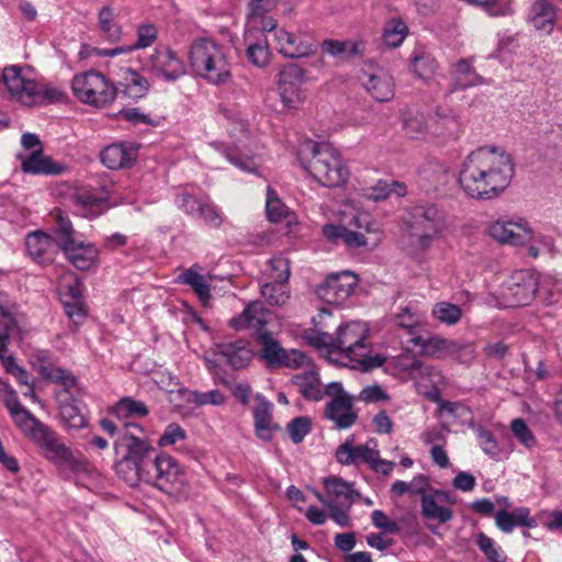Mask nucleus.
Listing matches in <instances>:
<instances>
[{
    "label": "nucleus",
    "instance_id": "680f3d73",
    "mask_svg": "<svg viewBox=\"0 0 562 562\" xmlns=\"http://www.w3.org/2000/svg\"><path fill=\"white\" fill-rule=\"evenodd\" d=\"M419 177L429 183V187L437 188L447 181V170L443 166L429 162L419 171Z\"/></svg>",
    "mask_w": 562,
    "mask_h": 562
},
{
    "label": "nucleus",
    "instance_id": "4be33fe9",
    "mask_svg": "<svg viewBox=\"0 0 562 562\" xmlns=\"http://www.w3.org/2000/svg\"><path fill=\"white\" fill-rule=\"evenodd\" d=\"M271 318L272 313L267 310L262 303L251 302L238 316L229 321V325L236 330H252L256 338L260 331H268L266 325Z\"/></svg>",
    "mask_w": 562,
    "mask_h": 562
},
{
    "label": "nucleus",
    "instance_id": "0e129e2a",
    "mask_svg": "<svg viewBox=\"0 0 562 562\" xmlns=\"http://www.w3.org/2000/svg\"><path fill=\"white\" fill-rule=\"evenodd\" d=\"M322 49L333 57L342 56L349 47V55L355 56L359 54V45L357 43H348L336 40H324L321 44Z\"/></svg>",
    "mask_w": 562,
    "mask_h": 562
},
{
    "label": "nucleus",
    "instance_id": "473e14b6",
    "mask_svg": "<svg viewBox=\"0 0 562 562\" xmlns=\"http://www.w3.org/2000/svg\"><path fill=\"white\" fill-rule=\"evenodd\" d=\"M278 0H249L246 26L271 32L277 23L267 13L277 7Z\"/></svg>",
    "mask_w": 562,
    "mask_h": 562
},
{
    "label": "nucleus",
    "instance_id": "f704fd0d",
    "mask_svg": "<svg viewBox=\"0 0 562 562\" xmlns=\"http://www.w3.org/2000/svg\"><path fill=\"white\" fill-rule=\"evenodd\" d=\"M0 391L2 392V401L9 411L14 424L20 430L27 427L35 416L27 411L19 401L16 392L5 382L0 383Z\"/></svg>",
    "mask_w": 562,
    "mask_h": 562
},
{
    "label": "nucleus",
    "instance_id": "6ab92c4d",
    "mask_svg": "<svg viewBox=\"0 0 562 562\" xmlns=\"http://www.w3.org/2000/svg\"><path fill=\"white\" fill-rule=\"evenodd\" d=\"M413 341L420 346L426 356L440 358L445 356H458L463 352L469 359L474 357V347L472 344H460L456 340L440 336H431L427 339L416 337Z\"/></svg>",
    "mask_w": 562,
    "mask_h": 562
},
{
    "label": "nucleus",
    "instance_id": "423d86ee",
    "mask_svg": "<svg viewBox=\"0 0 562 562\" xmlns=\"http://www.w3.org/2000/svg\"><path fill=\"white\" fill-rule=\"evenodd\" d=\"M21 431L41 449L47 460L56 465L66 468L77 475L93 473L92 465L85 458L75 457L72 451L60 441L59 436L38 418L35 417Z\"/></svg>",
    "mask_w": 562,
    "mask_h": 562
},
{
    "label": "nucleus",
    "instance_id": "39448f33",
    "mask_svg": "<svg viewBox=\"0 0 562 562\" xmlns=\"http://www.w3.org/2000/svg\"><path fill=\"white\" fill-rule=\"evenodd\" d=\"M299 160L301 167L324 187H339L349 176L340 153L329 143H304L299 149Z\"/></svg>",
    "mask_w": 562,
    "mask_h": 562
},
{
    "label": "nucleus",
    "instance_id": "dca6fc26",
    "mask_svg": "<svg viewBox=\"0 0 562 562\" xmlns=\"http://www.w3.org/2000/svg\"><path fill=\"white\" fill-rule=\"evenodd\" d=\"M269 33L273 36V46L277 52L286 58L299 59L313 56L316 53V42L308 32L289 31L278 27L276 23L274 29Z\"/></svg>",
    "mask_w": 562,
    "mask_h": 562
},
{
    "label": "nucleus",
    "instance_id": "bf43d9fd",
    "mask_svg": "<svg viewBox=\"0 0 562 562\" xmlns=\"http://www.w3.org/2000/svg\"><path fill=\"white\" fill-rule=\"evenodd\" d=\"M513 436L526 449H532L537 445V439L522 418H514L509 425Z\"/></svg>",
    "mask_w": 562,
    "mask_h": 562
},
{
    "label": "nucleus",
    "instance_id": "8fccbe9b",
    "mask_svg": "<svg viewBox=\"0 0 562 562\" xmlns=\"http://www.w3.org/2000/svg\"><path fill=\"white\" fill-rule=\"evenodd\" d=\"M261 294L271 305L282 306L290 297L286 282L265 281L261 285Z\"/></svg>",
    "mask_w": 562,
    "mask_h": 562
},
{
    "label": "nucleus",
    "instance_id": "2eb2a0df",
    "mask_svg": "<svg viewBox=\"0 0 562 562\" xmlns=\"http://www.w3.org/2000/svg\"><path fill=\"white\" fill-rule=\"evenodd\" d=\"M0 86H4L13 100L27 106L34 105L38 97V83L32 77L31 69L26 67H4L0 76Z\"/></svg>",
    "mask_w": 562,
    "mask_h": 562
},
{
    "label": "nucleus",
    "instance_id": "c85d7f7f",
    "mask_svg": "<svg viewBox=\"0 0 562 562\" xmlns=\"http://www.w3.org/2000/svg\"><path fill=\"white\" fill-rule=\"evenodd\" d=\"M268 31L255 30L246 26L244 40L247 45V57L257 67H265L270 59L268 40L265 36Z\"/></svg>",
    "mask_w": 562,
    "mask_h": 562
},
{
    "label": "nucleus",
    "instance_id": "338daca9",
    "mask_svg": "<svg viewBox=\"0 0 562 562\" xmlns=\"http://www.w3.org/2000/svg\"><path fill=\"white\" fill-rule=\"evenodd\" d=\"M475 434L480 447L486 454L491 457H497L499 454L501 449L498 442L490 430H487L483 426H477L475 428Z\"/></svg>",
    "mask_w": 562,
    "mask_h": 562
},
{
    "label": "nucleus",
    "instance_id": "ea45409f",
    "mask_svg": "<svg viewBox=\"0 0 562 562\" xmlns=\"http://www.w3.org/2000/svg\"><path fill=\"white\" fill-rule=\"evenodd\" d=\"M218 353L224 357L234 369L245 368L252 359V350L245 340H236L218 346Z\"/></svg>",
    "mask_w": 562,
    "mask_h": 562
},
{
    "label": "nucleus",
    "instance_id": "e2e57ef3",
    "mask_svg": "<svg viewBox=\"0 0 562 562\" xmlns=\"http://www.w3.org/2000/svg\"><path fill=\"white\" fill-rule=\"evenodd\" d=\"M196 218L202 220L203 223L210 227L217 228L223 223V214L221 210L212 202L210 196L200 209Z\"/></svg>",
    "mask_w": 562,
    "mask_h": 562
},
{
    "label": "nucleus",
    "instance_id": "0eeeda50",
    "mask_svg": "<svg viewBox=\"0 0 562 562\" xmlns=\"http://www.w3.org/2000/svg\"><path fill=\"white\" fill-rule=\"evenodd\" d=\"M188 57L194 74L210 85H224L232 77V64L227 52L214 40L193 41Z\"/></svg>",
    "mask_w": 562,
    "mask_h": 562
},
{
    "label": "nucleus",
    "instance_id": "4468645a",
    "mask_svg": "<svg viewBox=\"0 0 562 562\" xmlns=\"http://www.w3.org/2000/svg\"><path fill=\"white\" fill-rule=\"evenodd\" d=\"M325 393L331 396V400L325 406V418L330 420L339 430L352 427L358 419V413L353 407V397L344 391L339 382L327 384Z\"/></svg>",
    "mask_w": 562,
    "mask_h": 562
},
{
    "label": "nucleus",
    "instance_id": "de8ad7c7",
    "mask_svg": "<svg viewBox=\"0 0 562 562\" xmlns=\"http://www.w3.org/2000/svg\"><path fill=\"white\" fill-rule=\"evenodd\" d=\"M74 201L82 216L97 217L103 210V199L86 191L77 193Z\"/></svg>",
    "mask_w": 562,
    "mask_h": 562
},
{
    "label": "nucleus",
    "instance_id": "3c124183",
    "mask_svg": "<svg viewBox=\"0 0 562 562\" xmlns=\"http://www.w3.org/2000/svg\"><path fill=\"white\" fill-rule=\"evenodd\" d=\"M431 315L438 322L448 326H453L460 322L462 311L458 305L442 301L434 305Z\"/></svg>",
    "mask_w": 562,
    "mask_h": 562
},
{
    "label": "nucleus",
    "instance_id": "412c9836",
    "mask_svg": "<svg viewBox=\"0 0 562 562\" xmlns=\"http://www.w3.org/2000/svg\"><path fill=\"white\" fill-rule=\"evenodd\" d=\"M451 82L448 93L457 90L491 85L492 79L479 75L473 67V58H461L450 66Z\"/></svg>",
    "mask_w": 562,
    "mask_h": 562
},
{
    "label": "nucleus",
    "instance_id": "a878e982",
    "mask_svg": "<svg viewBox=\"0 0 562 562\" xmlns=\"http://www.w3.org/2000/svg\"><path fill=\"white\" fill-rule=\"evenodd\" d=\"M453 504L454 501L450 496L439 490H436L430 495H424L420 499V512L423 517L428 521H437L442 525L450 521L453 518V512L451 508L441 506L438 499Z\"/></svg>",
    "mask_w": 562,
    "mask_h": 562
},
{
    "label": "nucleus",
    "instance_id": "393cba45",
    "mask_svg": "<svg viewBox=\"0 0 562 562\" xmlns=\"http://www.w3.org/2000/svg\"><path fill=\"white\" fill-rule=\"evenodd\" d=\"M304 371L292 376V383L300 394L308 401H321L325 393L314 363L308 357V364L301 367Z\"/></svg>",
    "mask_w": 562,
    "mask_h": 562
},
{
    "label": "nucleus",
    "instance_id": "72a5a7b5",
    "mask_svg": "<svg viewBox=\"0 0 562 562\" xmlns=\"http://www.w3.org/2000/svg\"><path fill=\"white\" fill-rule=\"evenodd\" d=\"M158 37V30L154 24H142L137 27L136 41L133 45L115 47L111 49H99L98 55L114 57L121 54H128L133 50L150 47Z\"/></svg>",
    "mask_w": 562,
    "mask_h": 562
},
{
    "label": "nucleus",
    "instance_id": "c9c22d12",
    "mask_svg": "<svg viewBox=\"0 0 562 562\" xmlns=\"http://www.w3.org/2000/svg\"><path fill=\"white\" fill-rule=\"evenodd\" d=\"M325 491L329 499L337 505L352 507L360 494L352 488V484L340 477L330 476L324 479Z\"/></svg>",
    "mask_w": 562,
    "mask_h": 562
},
{
    "label": "nucleus",
    "instance_id": "cd10ccee",
    "mask_svg": "<svg viewBox=\"0 0 562 562\" xmlns=\"http://www.w3.org/2000/svg\"><path fill=\"white\" fill-rule=\"evenodd\" d=\"M362 83L366 90L378 102H387L394 97V81L384 69H376L371 74H363Z\"/></svg>",
    "mask_w": 562,
    "mask_h": 562
},
{
    "label": "nucleus",
    "instance_id": "f8f14e48",
    "mask_svg": "<svg viewBox=\"0 0 562 562\" xmlns=\"http://www.w3.org/2000/svg\"><path fill=\"white\" fill-rule=\"evenodd\" d=\"M258 355L270 369H300L308 364V357L297 349H284L270 331H260L255 338Z\"/></svg>",
    "mask_w": 562,
    "mask_h": 562
},
{
    "label": "nucleus",
    "instance_id": "13d9d810",
    "mask_svg": "<svg viewBox=\"0 0 562 562\" xmlns=\"http://www.w3.org/2000/svg\"><path fill=\"white\" fill-rule=\"evenodd\" d=\"M469 4L479 5L492 16H503L513 13L512 0H464Z\"/></svg>",
    "mask_w": 562,
    "mask_h": 562
},
{
    "label": "nucleus",
    "instance_id": "a19ab883",
    "mask_svg": "<svg viewBox=\"0 0 562 562\" xmlns=\"http://www.w3.org/2000/svg\"><path fill=\"white\" fill-rule=\"evenodd\" d=\"M180 281L192 288L203 305H207L211 300V282L207 276L200 274L194 267L184 270Z\"/></svg>",
    "mask_w": 562,
    "mask_h": 562
},
{
    "label": "nucleus",
    "instance_id": "a18cd8bd",
    "mask_svg": "<svg viewBox=\"0 0 562 562\" xmlns=\"http://www.w3.org/2000/svg\"><path fill=\"white\" fill-rule=\"evenodd\" d=\"M112 413L119 419H127L130 417H144L148 414L146 404L132 397L121 398L112 408Z\"/></svg>",
    "mask_w": 562,
    "mask_h": 562
},
{
    "label": "nucleus",
    "instance_id": "09e8293b",
    "mask_svg": "<svg viewBox=\"0 0 562 562\" xmlns=\"http://www.w3.org/2000/svg\"><path fill=\"white\" fill-rule=\"evenodd\" d=\"M207 196L202 192L195 193L184 190L177 195L176 204L186 214L196 217Z\"/></svg>",
    "mask_w": 562,
    "mask_h": 562
},
{
    "label": "nucleus",
    "instance_id": "49530a36",
    "mask_svg": "<svg viewBox=\"0 0 562 562\" xmlns=\"http://www.w3.org/2000/svg\"><path fill=\"white\" fill-rule=\"evenodd\" d=\"M41 375L45 380L60 384L63 390L59 392H70L77 383V378L70 371L56 366H43Z\"/></svg>",
    "mask_w": 562,
    "mask_h": 562
},
{
    "label": "nucleus",
    "instance_id": "9d476101",
    "mask_svg": "<svg viewBox=\"0 0 562 562\" xmlns=\"http://www.w3.org/2000/svg\"><path fill=\"white\" fill-rule=\"evenodd\" d=\"M74 95L82 103L103 108L112 103L117 88L100 71L88 70L76 75L71 80Z\"/></svg>",
    "mask_w": 562,
    "mask_h": 562
},
{
    "label": "nucleus",
    "instance_id": "6e6d98bb",
    "mask_svg": "<svg viewBox=\"0 0 562 562\" xmlns=\"http://www.w3.org/2000/svg\"><path fill=\"white\" fill-rule=\"evenodd\" d=\"M290 263L283 256H276L269 260L265 274L266 281L288 282L290 278Z\"/></svg>",
    "mask_w": 562,
    "mask_h": 562
},
{
    "label": "nucleus",
    "instance_id": "f3484780",
    "mask_svg": "<svg viewBox=\"0 0 562 562\" xmlns=\"http://www.w3.org/2000/svg\"><path fill=\"white\" fill-rule=\"evenodd\" d=\"M490 236L501 244L522 246L533 238L529 223L521 218H499L488 225Z\"/></svg>",
    "mask_w": 562,
    "mask_h": 562
},
{
    "label": "nucleus",
    "instance_id": "b1692460",
    "mask_svg": "<svg viewBox=\"0 0 562 562\" xmlns=\"http://www.w3.org/2000/svg\"><path fill=\"white\" fill-rule=\"evenodd\" d=\"M61 423L68 430H80L88 425V418L80 407V403L74 398L70 392L56 394Z\"/></svg>",
    "mask_w": 562,
    "mask_h": 562
},
{
    "label": "nucleus",
    "instance_id": "c03bdc74",
    "mask_svg": "<svg viewBox=\"0 0 562 562\" xmlns=\"http://www.w3.org/2000/svg\"><path fill=\"white\" fill-rule=\"evenodd\" d=\"M412 68L419 78L426 80L436 74L438 64L429 52L416 50L412 56Z\"/></svg>",
    "mask_w": 562,
    "mask_h": 562
},
{
    "label": "nucleus",
    "instance_id": "e433bc0d",
    "mask_svg": "<svg viewBox=\"0 0 562 562\" xmlns=\"http://www.w3.org/2000/svg\"><path fill=\"white\" fill-rule=\"evenodd\" d=\"M68 260L79 270H89L95 262L98 250L92 244L77 240L61 248Z\"/></svg>",
    "mask_w": 562,
    "mask_h": 562
},
{
    "label": "nucleus",
    "instance_id": "37998d69",
    "mask_svg": "<svg viewBox=\"0 0 562 562\" xmlns=\"http://www.w3.org/2000/svg\"><path fill=\"white\" fill-rule=\"evenodd\" d=\"M52 215L55 220L54 233L59 248H64L79 240L78 234L74 229L68 216L64 215L59 209L54 210Z\"/></svg>",
    "mask_w": 562,
    "mask_h": 562
},
{
    "label": "nucleus",
    "instance_id": "1a4fd4ad",
    "mask_svg": "<svg viewBox=\"0 0 562 562\" xmlns=\"http://www.w3.org/2000/svg\"><path fill=\"white\" fill-rule=\"evenodd\" d=\"M544 285L546 281H540L531 270L515 271L501 288L498 303L504 308L519 307L528 305L538 295L543 303L551 304L552 294L546 291L543 295Z\"/></svg>",
    "mask_w": 562,
    "mask_h": 562
},
{
    "label": "nucleus",
    "instance_id": "69168bd1",
    "mask_svg": "<svg viewBox=\"0 0 562 562\" xmlns=\"http://www.w3.org/2000/svg\"><path fill=\"white\" fill-rule=\"evenodd\" d=\"M188 401L196 406L204 405H222L225 402V396L220 390H211L207 392H189Z\"/></svg>",
    "mask_w": 562,
    "mask_h": 562
},
{
    "label": "nucleus",
    "instance_id": "c756f323",
    "mask_svg": "<svg viewBox=\"0 0 562 562\" xmlns=\"http://www.w3.org/2000/svg\"><path fill=\"white\" fill-rule=\"evenodd\" d=\"M495 525L504 533H510L515 527L536 528L538 522L528 507H518L513 512L498 509L494 514Z\"/></svg>",
    "mask_w": 562,
    "mask_h": 562
},
{
    "label": "nucleus",
    "instance_id": "a211bd4d",
    "mask_svg": "<svg viewBox=\"0 0 562 562\" xmlns=\"http://www.w3.org/2000/svg\"><path fill=\"white\" fill-rule=\"evenodd\" d=\"M358 284L356 274L345 271L329 276L316 290L317 296L326 304L342 305Z\"/></svg>",
    "mask_w": 562,
    "mask_h": 562
},
{
    "label": "nucleus",
    "instance_id": "864d4df0",
    "mask_svg": "<svg viewBox=\"0 0 562 562\" xmlns=\"http://www.w3.org/2000/svg\"><path fill=\"white\" fill-rule=\"evenodd\" d=\"M476 546L485 555L487 562H506L507 555L499 546L488 536L479 532L476 536Z\"/></svg>",
    "mask_w": 562,
    "mask_h": 562
},
{
    "label": "nucleus",
    "instance_id": "ddd939ff",
    "mask_svg": "<svg viewBox=\"0 0 562 562\" xmlns=\"http://www.w3.org/2000/svg\"><path fill=\"white\" fill-rule=\"evenodd\" d=\"M143 69L153 78L175 82L187 72L184 60L171 48L159 46L143 60Z\"/></svg>",
    "mask_w": 562,
    "mask_h": 562
},
{
    "label": "nucleus",
    "instance_id": "58836bf2",
    "mask_svg": "<svg viewBox=\"0 0 562 562\" xmlns=\"http://www.w3.org/2000/svg\"><path fill=\"white\" fill-rule=\"evenodd\" d=\"M530 19L536 30L551 34L555 25V8L549 0H535L530 7Z\"/></svg>",
    "mask_w": 562,
    "mask_h": 562
},
{
    "label": "nucleus",
    "instance_id": "bb28decb",
    "mask_svg": "<svg viewBox=\"0 0 562 562\" xmlns=\"http://www.w3.org/2000/svg\"><path fill=\"white\" fill-rule=\"evenodd\" d=\"M138 154V148L133 144L115 143L103 148L101 161L109 169L117 170L131 167Z\"/></svg>",
    "mask_w": 562,
    "mask_h": 562
},
{
    "label": "nucleus",
    "instance_id": "5701e85b",
    "mask_svg": "<svg viewBox=\"0 0 562 562\" xmlns=\"http://www.w3.org/2000/svg\"><path fill=\"white\" fill-rule=\"evenodd\" d=\"M304 70L295 64L286 65L279 74L280 95L289 106H295L301 101L299 87L304 80Z\"/></svg>",
    "mask_w": 562,
    "mask_h": 562
},
{
    "label": "nucleus",
    "instance_id": "4d7b16f0",
    "mask_svg": "<svg viewBox=\"0 0 562 562\" xmlns=\"http://www.w3.org/2000/svg\"><path fill=\"white\" fill-rule=\"evenodd\" d=\"M403 127L407 135L411 137H419L428 133L437 134V131H431L424 114L415 113L405 116Z\"/></svg>",
    "mask_w": 562,
    "mask_h": 562
},
{
    "label": "nucleus",
    "instance_id": "774afa93",
    "mask_svg": "<svg viewBox=\"0 0 562 562\" xmlns=\"http://www.w3.org/2000/svg\"><path fill=\"white\" fill-rule=\"evenodd\" d=\"M266 211L267 216L271 222H279L285 215L284 204L278 198L277 193L270 188L267 190Z\"/></svg>",
    "mask_w": 562,
    "mask_h": 562
},
{
    "label": "nucleus",
    "instance_id": "5fc2aeb1",
    "mask_svg": "<svg viewBox=\"0 0 562 562\" xmlns=\"http://www.w3.org/2000/svg\"><path fill=\"white\" fill-rule=\"evenodd\" d=\"M407 33L406 24L397 19H392L385 24L382 40L389 47H397L402 44Z\"/></svg>",
    "mask_w": 562,
    "mask_h": 562
},
{
    "label": "nucleus",
    "instance_id": "7c9ffc66",
    "mask_svg": "<svg viewBox=\"0 0 562 562\" xmlns=\"http://www.w3.org/2000/svg\"><path fill=\"white\" fill-rule=\"evenodd\" d=\"M27 255L40 265H47L54 260L55 244L52 237L43 232H33L25 238Z\"/></svg>",
    "mask_w": 562,
    "mask_h": 562
},
{
    "label": "nucleus",
    "instance_id": "79ce46f5",
    "mask_svg": "<svg viewBox=\"0 0 562 562\" xmlns=\"http://www.w3.org/2000/svg\"><path fill=\"white\" fill-rule=\"evenodd\" d=\"M98 26L101 34L110 42H117L122 37V26L117 21V13L110 5L102 7L98 12Z\"/></svg>",
    "mask_w": 562,
    "mask_h": 562
},
{
    "label": "nucleus",
    "instance_id": "2f4dec72",
    "mask_svg": "<svg viewBox=\"0 0 562 562\" xmlns=\"http://www.w3.org/2000/svg\"><path fill=\"white\" fill-rule=\"evenodd\" d=\"M21 168L32 175H60L65 167L55 162L50 157L43 155L42 148H37L29 155H19Z\"/></svg>",
    "mask_w": 562,
    "mask_h": 562
},
{
    "label": "nucleus",
    "instance_id": "9b49d317",
    "mask_svg": "<svg viewBox=\"0 0 562 562\" xmlns=\"http://www.w3.org/2000/svg\"><path fill=\"white\" fill-rule=\"evenodd\" d=\"M221 114L232 125L229 133L233 137H238L239 143L243 138H247V121L241 117L240 112L235 108H221ZM241 147L244 144H234L233 146H226L223 149V155L226 159L240 170L247 172H255L258 168L257 156L250 150L244 151Z\"/></svg>",
    "mask_w": 562,
    "mask_h": 562
},
{
    "label": "nucleus",
    "instance_id": "f03ea898",
    "mask_svg": "<svg viewBox=\"0 0 562 562\" xmlns=\"http://www.w3.org/2000/svg\"><path fill=\"white\" fill-rule=\"evenodd\" d=\"M514 173L515 164L509 153L495 146H483L465 157L458 181L467 196L492 200L510 184Z\"/></svg>",
    "mask_w": 562,
    "mask_h": 562
},
{
    "label": "nucleus",
    "instance_id": "052dcab7",
    "mask_svg": "<svg viewBox=\"0 0 562 562\" xmlns=\"http://www.w3.org/2000/svg\"><path fill=\"white\" fill-rule=\"evenodd\" d=\"M312 430V419L308 416H297L286 425V431L293 443H300Z\"/></svg>",
    "mask_w": 562,
    "mask_h": 562
},
{
    "label": "nucleus",
    "instance_id": "20e7f679",
    "mask_svg": "<svg viewBox=\"0 0 562 562\" xmlns=\"http://www.w3.org/2000/svg\"><path fill=\"white\" fill-rule=\"evenodd\" d=\"M448 229L446 212L432 203L418 204L408 212L404 223L402 243L408 255L426 254Z\"/></svg>",
    "mask_w": 562,
    "mask_h": 562
},
{
    "label": "nucleus",
    "instance_id": "6e6552de",
    "mask_svg": "<svg viewBox=\"0 0 562 562\" xmlns=\"http://www.w3.org/2000/svg\"><path fill=\"white\" fill-rule=\"evenodd\" d=\"M379 232V224L371 214L366 212H341L338 224L323 225L322 235L330 243L341 241L348 248L368 247L370 245L366 234Z\"/></svg>",
    "mask_w": 562,
    "mask_h": 562
},
{
    "label": "nucleus",
    "instance_id": "603ef678",
    "mask_svg": "<svg viewBox=\"0 0 562 562\" xmlns=\"http://www.w3.org/2000/svg\"><path fill=\"white\" fill-rule=\"evenodd\" d=\"M15 328H18L16 319L8 310L0 307V361L10 356L8 345Z\"/></svg>",
    "mask_w": 562,
    "mask_h": 562
},
{
    "label": "nucleus",
    "instance_id": "f257e3e1",
    "mask_svg": "<svg viewBox=\"0 0 562 562\" xmlns=\"http://www.w3.org/2000/svg\"><path fill=\"white\" fill-rule=\"evenodd\" d=\"M144 429L136 423H125L117 445L125 449V454L115 464L117 475L128 485L135 486L140 481L160 490H167L182 483L183 470L179 462L162 452H158L145 438Z\"/></svg>",
    "mask_w": 562,
    "mask_h": 562
},
{
    "label": "nucleus",
    "instance_id": "4c0bfd02",
    "mask_svg": "<svg viewBox=\"0 0 562 562\" xmlns=\"http://www.w3.org/2000/svg\"><path fill=\"white\" fill-rule=\"evenodd\" d=\"M119 85L122 93L130 99L143 98L149 90V81L133 68H122Z\"/></svg>",
    "mask_w": 562,
    "mask_h": 562
},
{
    "label": "nucleus",
    "instance_id": "7ed1b4c3",
    "mask_svg": "<svg viewBox=\"0 0 562 562\" xmlns=\"http://www.w3.org/2000/svg\"><path fill=\"white\" fill-rule=\"evenodd\" d=\"M305 339L316 349L326 350L333 361L361 371L379 368L386 360L380 353L371 355L369 329L361 322L340 325L335 336L328 333L311 331L305 335Z\"/></svg>",
    "mask_w": 562,
    "mask_h": 562
},
{
    "label": "nucleus",
    "instance_id": "aec40b11",
    "mask_svg": "<svg viewBox=\"0 0 562 562\" xmlns=\"http://www.w3.org/2000/svg\"><path fill=\"white\" fill-rule=\"evenodd\" d=\"M353 441L355 437L349 436L344 443L338 446L335 453L337 462L342 465H369L373 461V457H376V442L370 440L364 445L355 446Z\"/></svg>",
    "mask_w": 562,
    "mask_h": 562
}]
</instances>
